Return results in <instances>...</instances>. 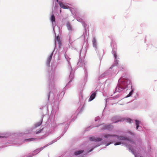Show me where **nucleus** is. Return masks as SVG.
Listing matches in <instances>:
<instances>
[{
  "mask_svg": "<svg viewBox=\"0 0 157 157\" xmlns=\"http://www.w3.org/2000/svg\"><path fill=\"white\" fill-rule=\"evenodd\" d=\"M37 139V138H31L26 139L25 140L28 141H34L36 140Z\"/></svg>",
  "mask_w": 157,
  "mask_h": 157,
  "instance_id": "obj_9",
  "label": "nucleus"
},
{
  "mask_svg": "<svg viewBox=\"0 0 157 157\" xmlns=\"http://www.w3.org/2000/svg\"><path fill=\"white\" fill-rule=\"evenodd\" d=\"M122 86H121L123 87H124V88L125 89V88L127 87L128 84L126 82V81H122L121 84H119Z\"/></svg>",
  "mask_w": 157,
  "mask_h": 157,
  "instance_id": "obj_6",
  "label": "nucleus"
},
{
  "mask_svg": "<svg viewBox=\"0 0 157 157\" xmlns=\"http://www.w3.org/2000/svg\"><path fill=\"white\" fill-rule=\"evenodd\" d=\"M61 10H60V13H61Z\"/></svg>",
  "mask_w": 157,
  "mask_h": 157,
  "instance_id": "obj_25",
  "label": "nucleus"
},
{
  "mask_svg": "<svg viewBox=\"0 0 157 157\" xmlns=\"http://www.w3.org/2000/svg\"><path fill=\"white\" fill-rule=\"evenodd\" d=\"M136 122V129L137 130L138 129V127H139V124L140 123V121L137 120H135Z\"/></svg>",
  "mask_w": 157,
  "mask_h": 157,
  "instance_id": "obj_7",
  "label": "nucleus"
},
{
  "mask_svg": "<svg viewBox=\"0 0 157 157\" xmlns=\"http://www.w3.org/2000/svg\"><path fill=\"white\" fill-rule=\"evenodd\" d=\"M92 149H91L90 151L89 152H90L91 151H92Z\"/></svg>",
  "mask_w": 157,
  "mask_h": 157,
  "instance_id": "obj_24",
  "label": "nucleus"
},
{
  "mask_svg": "<svg viewBox=\"0 0 157 157\" xmlns=\"http://www.w3.org/2000/svg\"><path fill=\"white\" fill-rule=\"evenodd\" d=\"M114 56H115V58L116 59V56H117L115 54L114 55Z\"/></svg>",
  "mask_w": 157,
  "mask_h": 157,
  "instance_id": "obj_23",
  "label": "nucleus"
},
{
  "mask_svg": "<svg viewBox=\"0 0 157 157\" xmlns=\"http://www.w3.org/2000/svg\"><path fill=\"white\" fill-rule=\"evenodd\" d=\"M53 55V52H52L51 54L50 55V56H49L48 58L47 59V64L48 65H49L50 63V61L51 60L52 58V56Z\"/></svg>",
  "mask_w": 157,
  "mask_h": 157,
  "instance_id": "obj_5",
  "label": "nucleus"
},
{
  "mask_svg": "<svg viewBox=\"0 0 157 157\" xmlns=\"http://www.w3.org/2000/svg\"><path fill=\"white\" fill-rule=\"evenodd\" d=\"M67 26L69 30H71V27L69 23L67 24Z\"/></svg>",
  "mask_w": 157,
  "mask_h": 157,
  "instance_id": "obj_15",
  "label": "nucleus"
},
{
  "mask_svg": "<svg viewBox=\"0 0 157 157\" xmlns=\"http://www.w3.org/2000/svg\"><path fill=\"white\" fill-rule=\"evenodd\" d=\"M4 136H0V138H4Z\"/></svg>",
  "mask_w": 157,
  "mask_h": 157,
  "instance_id": "obj_22",
  "label": "nucleus"
},
{
  "mask_svg": "<svg viewBox=\"0 0 157 157\" xmlns=\"http://www.w3.org/2000/svg\"><path fill=\"white\" fill-rule=\"evenodd\" d=\"M56 40L58 41L59 44H60L61 43V42L59 36H57L56 38Z\"/></svg>",
  "mask_w": 157,
  "mask_h": 157,
  "instance_id": "obj_17",
  "label": "nucleus"
},
{
  "mask_svg": "<svg viewBox=\"0 0 157 157\" xmlns=\"http://www.w3.org/2000/svg\"><path fill=\"white\" fill-rule=\"evenodd\" d=\"M121 144V143L120 142H116L114 144L115 145H119Z\"/></svg>",
  "mask_w": 157,
  "mask_h": 157,
  "instance_id": "obj_20",
  "label": "nucleus"
},
{
  "mask_svg": "<svg viewBox=\"0 0 157 157\" xmlns=\"http://www.w3.org/2000/svg\"><path fill=\"white\" fill-rule=\"evenodd\" d=\"M96 95V93L94 92L90 96V98L89 99V101H91L93 100L95 98Z\"/></svg>",
  "mask_w": 157,
  "mask_h": 157,
  "instance_id": "obj_4",
  "label": "nucleus"
},
{
  "mask_svg": "<svg viewBox=\"0 0 157 157\" xmlns=\"http://www.w3.org/2000/svg\"><path fill=\"white\" fill-rule=\"evenodd\" d=\"M102 140V139L100 138H96L95 142H99L101 141Z\"/></svg>",
  "mask_w": 157,
  "mask_h": 157,
  "instance_id": "obj_13",
  "label": "nucleus"
},
{
  "mask_svg": "<svg viewBox=\"0 0 157 157\" xmlns=\"http://www.w3.org/2000/svg\"><path fill=\"white\" fill-rule=\"evenodd\" d=\"M133 91V90H132L130 92L129 94L127 96V97H129L130 96L132 95V94Z\"/></svg>",
  "mask_w": 157,
  "mask_h": 157,
  "instance_id": "obj_18",
  "label": "nucleus"
},
{
  "mask_svg": "<svg viewBox=\"0 0 157 157\" xmlns=\"http://www.w3.org/2000/svg\"><path fill=\"white\" fill-rule=\"evenodd\" d=\"M43 129V128L41 129L38 130V131H37L36 132V134H38V133L41 132L42 131Z\"/></svg>",
  "mask_w": 157,
  "mask_h": 157,
  "instance_id": "obj_19",
  "label": "nucleus"
},
{
  "mask_svg": "<svg viewBox=\"0 0 157 157\" xmlns=\"http://www.w3.org/2000/svg\"><path fill=\"white\" fill-rule=\"evenodd\" d=\"M58 4L60 7L64 9H68L69 8V6H67L64 5L62 2H59Z\"/></svg>",
  "mask_w": 157,
  "mask_h": 157,
  "instance_id": "obj_2",
  "label": "nucleus"
},
{
  "mask_svg": "<svg viewBox=\"0 0 157 157\" xmlns=\"http://www.w3.org/2000/svg\"><path fill=\"white\" fill-rule=\"evenodd\" d=\"M111 143H107L106 145V146H108L109 145V144H111Z\"/></svg>",
  "mask_w": 157,
  "mask_h": 157,
  "instance_id": "obj_21",
  "label": "nucleus"
},
{
  "mask_svg": "<svg viewBox=\"0 0 157 157\" xmlns=\"http://www.w3.org/2000/svg\"><path fill=\"white\" fill-rule=\"evenodd\" d=\"M113 136H117V139L119 140H125L127 139L126 137L123 136H119L115 135H110L108 134L105 135L104 136V137L106 138Z\"/></svg>",
  "mask_w": 157,
  "mask_h": 157,
  "instance_id": "obj_1",
  "label": "nucleus"
},
{
  "mask_svg": "<svg viewBox=\"0 0 157 157\" xmlns=\"http://www.w3.org/2000/svg\"><path fill=\"white\" fill-rule=\"evenodd\" d=\"M83 150H80L77 151L75 153V155H78L82 153L83 152Z\"/></svg>",
  "mask_w": 157,
  "mask_h": 157,
  "instance_id": "obj_10",
  "label": "nucleus"
},
{
  "mask_svg": "<svg viewBox=\"0 0 157 157\" xmlns=\"http://www.w3.org/2000/svg\"><path fill=\"white\" fill-rule=\"evenodd\" d=\"M93 44L94 47H96V41L95 38H94L92 40Z\"/></svg>",
  "mask_w": 157,
  "mask_h": 157,
  "instance_id": "obj_8",
  "label": "nucleus"
},
{
  "mask_svg": "<svg viewBox=\"0 0 157 157\" xmlns=\"http://www.w3.org/2000/svg\"><path fill=\"white\" fill-rule=\"evenodd\" d=\"M41 123H42V121L38 122V123L36 124H35V127H38L40 126L41 124Z\"/></svg>",
  "mask_w": 157,
  "mask_h": 157,
  "instance_id": "obj_12",
  "label": "nucleus"
},
{
  "mask_svg": "<svg viewBox=\"0 0 157 157\" xmlns=\"http://www.w3.org/2000/svg\"><path fill=\"white\" fill-rule=\"evenodd\" d=\"M56 0L57 2H58V0Z\"/></svg>",
  "mask_w": 157,
  "mask_h": 157,
  "instance_id": "obj_26",
  "label": "nucleus"
},
{
  "mask_svg": "<svg viewBox=\"0 0 157 157\" xmlns=\"http://www.w3.org/2000/svg\"><path fill=\"white\" fill-rule=\"evenodd\" d=\"M51 21L53 22L55 21V18L54 14H52L51 18Z\"/></svg>",
  "mask_w": 157,
  "mask_h": 157,
  "instance_id": "obj_11",
  "label": "nucleus"
},
{
  "mask_svg": "<svg viewBox=\"0 0 157 157\" xmlns=\"http://www.w3.org/2000/svg\"><path fill=\"white\" fill-rule=\"evenodd\" d=\"M95 138H96L95 137H94V136L91 137L89 138V140H90L91 141H95Z\"/></svg>",
  "mask_w": 157,
  "mask_h": 157,
  "instance_id": "obj_14",
  "label": "nucleus"
},
{
  "mask_svg": "<svg viewBox=\"0 0 157 157\" xmlns=\"http://www.w3.org/2000/svg\"><path fill=\"white\" fill-rule=\"evenodd\" d=\"M121 85L118 84L116 88V90L117 92H120L124 89V87L121 86Z\"/></svg>",
  "mask_w": 157,
  "mask_h": 157,
  "instance_id": "obj_3",
  "label": "nucleus"
},
{
  "mask_svg": "<svg viewBox=\"0 0 157 157\" xmlns=\"http://www.w3.org/2000/svg\"><path fill=\"white\" fill-rule=\"evenodd\" d=\"M127 121L128 122H129L130 123H132L133 122V121L130 118H128L127 119Z\"/></svg>",
  "mask_w": 157,
  "mask_h": 157,
  "instance_id": "obj_16",
  "label": "nucleus"
}]
</instances>
